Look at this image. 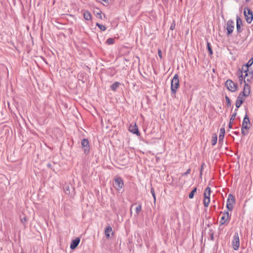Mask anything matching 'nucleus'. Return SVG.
I'll list each match as a JSON object with an SVG mask.
<instances>
[{"instance_id": "obj_36", "label": "nucleus", "mask_w": 253, "mask_h": 253, "mask_svg": "<svg viewBox=\"0 0 253 253\" xmlns=\"http://www.w3.org/2000/svg\"><path fill=\"white\" fill-rule=\"evenodd\" d=\"M27 221V219L26 217H24L21 218V221L23 224L25 223Z\"/></svg>"}, {"instance_id": "obj_16", "label": "nucleus", "mask_w": 253, "mask_h": 253, "mask_svg": "<svg viewBox=\"0 0 253 253\" xmlns=\"http://www.w3.org/2000/svg\"><path fill=\"white\" fill-rule=\"evenodd\" d=\"M112 231V228L110 226H107L105 230V236L107 238L110 237V233Z\"/></svg>"}, {"instance_id": "obj_3", "label": "nucleus", "mask_w": 253, "mask_h": 253, "mask_svg": "<svg viewBox=\"0 0 253 253\" xmlns=\"http://www.w3.org/2000/svg\"><path fill=\"white\" fill-rule=\"evenodd\" d=\"M244 13L247 22L248 23H251L253 19V14L252 11L248 7H245Z\"/></svg>"}, {"instance_id": "obj_19", "label": "nucleus", "mask_w": 253, "mask_h": 253, "mask_svg": "<svg viewBox=\"0 0 253 253\" xmlns=\"http://www.w3.org/2000/svg\"><path fill=\"white\" fill-rule=\"evenodd\" d=\"M120 83L117 82H115L111 86V88L112 90L115 91L119 86Z\"/></svg>"}, {"instance_id": "obj_7", "label": "nucleus", "mask_w": 253, "mask_h": 253, "mask_svg": "<svg viewBox=\"0 0 253 253\" xmlns=\"http://www.w3.org/2000/svg\"><path fill=\"white\" fill-rule=\"evenodd\" d=\"M123 185L124 183L121 178L117 177L115 179L114 186L117 190L120 191L122 188Z\"/></svg>"}, {"instance_id": "obj_25", "label": "nucleus", "mask_w": 253, "mask_h": 253, "mask_svg": "<svg viewBox=\"0 0 253 253\" xmlns=\"http://www.w3.org/2000/svg\"><path fill=\"white\" fill-rule=\"evenodd\" d=\"M249 71V67L246 66V65H244L242 67V72H244L245 73V74L246 73H248V72Z\"/></svg>"}, {"instance_id": "obj_14", "label": "nucleus", "mask_w": 253, "mask_h": 253, "mask_svg": "<svg viewBox=\"0 0 253 253\" xmlns=\"http://www.w3.org/2000/svg\"><path fill=\"white\" fill-rule=\"evenodd\" d=\"M245 96H248L250 93V86L247 84H245L244 90L242 92Z\"/></svg>"}, {"instance_id": "obj_18", "label": "nucleus", "mask_w": 253, "mask_h": 253, "mask_svg": "<svg viewBox=\"0 0 253 253\" xmlns=\"http://www.w3.org/2000/svg\"><path fill=\"white\" fill-rule=\"evenodd\" d=\"M211 192V188L209 187H207L204 192V198L210 197Z\"/></svg>"}, {"instance_id": "obj_28", "label": "nucleus", "mask_w": 253, "mask_h": 253, "mask_svg": "<svg viewBox=\"0 0 253 253\" xmlns=\"http://www.w3.org/2000/svg\"><path fill=\"white\" fill-rule=\"evenodd\" d=\"M242 21L240 18L237 16L236 18V25H242Z\"/></svg>"}, {"instance_id": "obj_24", "label": "nucleus", "mask_w": 253, "mask_h": 253, "mask_svg": "<svg viewBox=\"0 0 253 253\" xmlns=\"http://www.w3.org/2000/svg\"><path fill=\"white\" fill-rule=\"evenodd\" d=\"M243 102H242L241 100L237 99L235 103L236 107L237 108V109H238L241 106Z\"/></svg>"}, {"instance_id": "obj_45", "label": "nucleus", "mask_w": 253, "mask_h": 253, "mask_svg": "<svg viewBox=\"0 0 253 253\" xmlns=\"http://www.w3.org/2000/svg\"><path fill=\"white\" fill-rule=\"evenodd\" d=\"M161 253H165L164 252H162Z\"/></svg>"}, {"instance_id": "obj_21", "label": "nucleus", "mask_w": 253, "mask_h": 253, "mask_svg": "<svg viewBox=\"0 0 253 253\" xmlns=\"http://www.w3.org/2000/svg\"><path fill=\"white\" fill-rule=\"evenodd\" d=\"M204 205L206 207H208L210 203V197H206L204 199Z\"/></svg>"}, {"instance_id": "obj_12", "label": "nucleus", "mask_w": 253, "mask_h": 253, "mask_svg": "<svg viewBox=\"0 0 253 253\" xmlns=\"http://www.w3.org/2000/svg\"><path fill=\"white\" fill-rule=\"evenodd\" d=\"M80 242V239L79 238H76L75 240H73L71 243L70 248L72 250L75 249L79 245Z\"/></svg>"}, {"instance_id": "obj_39", "label": "nucleus", "mask_w": 253, "mask_h": 253, "mask_svg": "<svg viewBox=\"0 0 253 253\" xmlns=\"http://www.w3.org/2000/svg\"><path fill=\"white\" fill-rule=\"evenodd\" d=\"M225 129L224 127H222L220 129V134H224Z\"/></svg>"}, {"instance_id": "obj_20", "label": "nucleus", "mask_w": 253, "mask_h": 253, "mask_svg": "<svg viewBox=\"0 0 253 253\" xmlns=\"http://www.w3.org/2000/svg\"><path fill=\"white\" fill-rule=\"evenodd\" d=\"M217 140V136L216 134H213L212 135L211 144L212 145L214 146L216 144Z\"/></svg>"}, {"instance_id": "obj_34", "label": "nucleus", "mask_w": 253, "mask_h": 253, "mask_svg": "<svg viewBox=\"0 0 253 253\" xmlns=\"http://www.w3.org/2000/svg\"><path fill=\"white\" fill-rule=\"evenodd\" d=\"M241 26V25H236L237 31L238 33H240L242 31Z\"/></svg>"}, {"instance_id": "obj_23", "label": "nucleus", "mask_w": 253, "mask_h": 253, "mask_svg": "<svg viewBox=\"0 0 253 253\" xmlns=\"http://www.w3.org/2000/svg\"><path fill=\"white\" fill-rule=\"evenodd\" d=\"M245 97H246L245 95L241 92L239 93L237 99L241 100L242 102H243L245 99Z\"/></svg>"}, {"instance_id": "obj_30", "label": "nucleus", "mask_w": 253, "mask_h": 253, "mask_svg": "<svg viewBox=\"0 0 253 253\" xmlns=\"http://www.w3.org/2000/svg\"><path fill=\"white\" fill-rule=\"evenodd\" d=\"M141 211V205L139 204L136 207L135 211H136V213L138 214Z\"/></svg>"}, {"instance_id": "obj_43", "label": "nucleus", "mask_w": 253, "mask_h": 253, "mask_svg": "<svg viewBox=\"0 0 253 253\" xmlns=\"http://www.w3.org/2000/svg\"><path fill=\"white\" fill-rule=\"evenodd\" d=\"M250 0H245V1H246V2H249V1H250Z\"/></svg>"}, {"instance_id": "obj_38", "label": "nucleus", "mask_w": 253, "mask_h": 253, "mask_svg": "<svg viewBox=\"0 0 253 253\" xmlns=\"http://www.w3.org/2000/svg\"><path fill=\"white\" fill-rule=\"evenodd\" d=\"M190 172V169H188L186 171L182 174V176L188 174Z\"/></svg>"}, {"instance_id": "obj_4", "label": "nucleus", "mask_w": 253, "mask_h": 253, "mask_svg": "<svg viewBox=\"0 0 253 253\" xmlns=\"http://www.w3.org/2000/svg\"><path fill=\"white\" fill-rule=\"evenodd\" d=\"M235 203V199L232 195L229 194L228 197V199L227 200L226 202V208L227 209L232 211L233 209V204Z\"/></svg>"}, {"instance_id": "obj_13", "label": "nucleus", "mask_w": 253, "mask_h": 253, "mask_svg": "<svg viewBox=\"0 0 253 253\" xmlns=\"http://www.w3.org/2000/svg\"><path fill=\"white\" fill-rule=\"evenodd\" d=\"M129 130L130 132L136 134L137 135H139L140 133L139 132L138 129L137 127L136 126V125H130L129 127Z\"/></svg>"}, {"instance_id": "obj_22", "label": "nucleus", "mask_w": 253, "mask_h": 253, "mask_svg": "<svg viewBox=\"0 0 253 253\" xmlns=\"http://www.w3.org/2000/svg\"><path fill=\"white\" fill-rule=\"evenodd\" d=\"M196 191H197V188L195 187L189 193V198L190 199H192L193 198V197H194V194L196 192Z\"/></svg>"}, {"instance_id": "obj_11", "label": "nucleus", "mask_w": 253, "mask_h": 253, "mask_svg": "<svg viewBox=\"0 0 253 253\" xmlns=\"http://www.w3.org/2000/svg\"><path fill=\"white\" fill-rule=\"evenodd\" d=\"M253 79V72H249V73H246L244 77V83H251Z\"/></svg>"}, {"instance_id": "obj_5", "label": "nucleus", "mask_w": 253, "mask_h": 253, "mask_svg": "<svg viewBox=\"0 0 253 253\" xmlns=\"http://www.w3.org/2000/svg\"><path fill=\"white\" fill-rule=\"evenodd\" d=\"M232 246L234 250H238L240 246V240L239 235L237 232L235 233L232 242Z\"/></svg>"}, {"instance_id": "obj_42", "label": "nucleus", "mask_w": 253, "mask_h": 253, "mask_svg": "<svg viewBox=\"0 0 253 253\" xmlns=\"http://www.w3.org/2000/svg\"><path fill=\"white\" fill-rule=\"evenodd\" d=\"M98 14H99V16H100V18H101V14H100V13H98Z\"/></svg>"}, {"instance_id": "obj_40", "label": "nucleus", "mask_w": 253, "mask_h": 253, "mask_svg": "<svg viewBox=\"0 0 253 253\" xmlns=\"http://www.w3.org/2000/svg\"><path fill=\"white\" fill-rule=\"evenodd\" d=\"M158 55H159V56L160 58L162 57V52H161V50L160 49L158 50Z\"/></svg>"}, {"instance_id": "obj_33", "label": "nucleus", "mask_w": 253, "mask_h": 253, "mask_svg": "<svg viewBox=\"0 0 253 253\" xmlns=\"http://www.w3.org/2000/svg\"><path fill=\"white\" fill-rule=\"evenodd\" d=\"M207 46H208V50H209L210 54H212V51L211 48V47L210 46V43H209V42L207 43Z\"/></svg>"}, {"instance_id": "obj_29", "label": "nucleus", "mask_w": 253, "mask_h": 253, "mask_svg": "<svg viewBox=\"0 0 253 253\" xmlns=\"http://www.w3.org/2000/svg\"><path fill=\"white\" fill-rule=\"evenodd\" d=\"M225 100L226 102V104L228 107H229L231 106V101L230 98L227 96H225Z\"/></svg>"}, {"instance_id": "obj_10", "label": "nucleus", "mask_w": 253, "mask_h": 253, "mask_svg": "<svg viewBox=\"0 0 253 253\" xmlns=\"http://www.w3.org/2000/svg\"><path fill=\"white\" fill-rule=\"evenodd\" d=\"M229 219V214L228 211H225L222 213L221 219L219 221L220 224L223 225L225 224Z\"/></svg>"}, {"instance_id": "obj_26", "label": "nucleus", "mask_w": 253, "mask_h": 253, "mask_svg": "<svg viewBox=\"0 0 253 253\" xmlns=\"http://www.w3.org/2000/svg\"><path fill=\"white\" fill-rule=\"evenodd\" d=\"M96 25L101 30V31H105L106 30V27L105 26L102 24H100L98 23H96Z\"/></svg>"}, {"instance_id": "obj_8", "label": "nucleus", "mask_w": 253, "mask_h": 253, "mask_svg": "<svg viewBox=\"0 0 253 253\" xmlns=\"http://www.w3.org/2000/svg\"><path fill=\"white\" fill-rule=\"evenodd\" d=\"M82 148L85 154H87L89 151V142L87 139H83L81 142Z\"/></svg>"}, {"instance_id": "obj_15", "label": "nucleus", "mask_w": 253, "mask_h": 253, "mask_svg": "<svg viewBox=\"0 0 253 253\" xmlns=\"http://www.w3.org/2000/svg\"><path fill=\"white\" fill-rule=\"evenodd\" d=\"M84 17L86 20L89 21L91 19L92 16L88 11H85L84 13Z\"/></svg>"}, {"instance_id": "obj_44", "label": "nucleus", "mask_w": 253, "mask_h": 253, "mask_svg": "<svg viewBox=\"0 0 253 253\" xmlns=\"http://www.w3.org/2000/svg\"><path fill=\"white\" fill-rule=\"evenodd\" d=\"M240 77L242 78L241 80H242V79H243V75H242Z\"/></svg>"}, {"instance_id": "obj_32", "label": "nucleus", "mask_w": 253, "mask_h": 253, "mask_svg": "<svg viewBox=\"0 0 253 253\" xmlns=\"http://www.w3.org/2000/svg\"><path fill=\"white\" fill-rule=\"evenodd\" d=\"M151 194L152 195L153 197L154 198V202H155V201H156V195H155V193L154 189L153 187H151Z\"/></svg>"}, {"instance_id": "obj_35", "label": "nucleus", "mask_w": 253, "mask_h": 253, "mask_svg": "<svg viewBox=\"0 0 253 253\" xmlns=\"http://www.w3.org/2000/svg\"><path fill=\"white\" fill-rule=\"evenodd\" d=\"M224 134H220L219 135V143L221 142L223 138H224Z\"/></svg>"}, {"instance_id": "obj_6", "label": "nucleus", "mask_w": 253, "mask_h": 253, "mask_svg": "<svg viewBox=\"0 0 253 253\" xmlns=\"http://www.w3.org/2000/svg\"><path fill=\"white\" fill-rule=\"evenodd\" d=\"M225 85L227 88L232 92L235 91L237 88L236 84L230 80H228L226 82Z\"/></svg>"}, {"instance_id": "obj_27", "label": "nucleus", "mask_w": 253, "mask_h": 253, "mask_svg": "<svg viewBox=\"0 0 253 253\" xmlns=\"http://www.w3.org/2000/svg\"><path fill=\"white\" fill-rule=\"evenodd\" d=\"M115 40L113 38H109L107 40L106 43L108 44H112L114 43Z\"/></svg>"}, {"instance_id": "obj_37", "label": "nucleus", "mask_w": 253, "mask_h": 253, "mask_svg": "<svg viewBox=\"0 0 253 253\" xmlns=\"http://www.w3.org/2000/svg\"><path fill=\"white\" fill-rule=\"evenodd\" d=\"M175 24L174 22L173 21L170 26V29L171 30H173L175 28Z\"/></svg>"}, {"instance_id": "obj_2", "label": "nucleus", "mask_w": 253, "mask_h": 253, "mask_svg": "<svg viewBox=\"0 0 253 253\" xmlns=\"http://www.w3.org/2000/svg\"><path fill=\"white\" fill-rule=\"evenodd\" d=\"M179 85V77L177 74L174 75L171 82V90L172 93L175 94Z\"/></svg>"}, {"instance_id": "obj_1", "label": "nucleus", "mask_w": 253, "mask_h": 253, "mask_svg": "<svg viewBox=\"0 0 253 253\" xmlns=\"http://www.w3.org/2000/svg\"><path fill=\"white\" fill-rule=\"evenodd\" d=\"M250 124V121L248 117V116L247 115V114H246L242 123V126L241 129V133L243 135H246L248 134L249 129L250 128L249 126Z\"/></svg>"}, {"instance_id": "obj_17", "label": "nucleus", "mask_w": 253, "mask_h": 253, "mask_svg": "<svg viewBox=\"0 0 253 253\" xmlns=\"http://www.w3.org/2000/svg\"><path fill=\"white\" fill-rule=\"evenodd\" d=\"M236 116V112H234L232 115V116L230 119V122H229V127L230 128H232V124L233 122L234 121V120H235Z\"/></svg>"}, {"instance_id": "obj_31", "label": "nucleus", "mask_w": 253, "mask_h": 253, "mask_svg": "<svg viewBox=\"0 0 253 253\" xmlns=\"http://www.w3.org/2000/svg\"><path fill=\"white\" fill-rule=\"evenodd\" d=\"M253 64V57L251 58L249 61L248 62V63L246 64V66H247L248 67L252 66V65Z\"/></svg>"}, {"instance_id": "obj_9", "label": "nucleus", "mask_w": 253, "mask_h": 253, "mask_svg": "<svg viewBox=\"0 0 253 253\" xmlns=\"http://www.w3.org/2000/svg\"><path fill=\"white\" fill-rule=\"evenodd\" d=\"M234 29V23L232 20H228L226 23V30H227V35L231 34Z\"/></svg>"}, {"instance_id": "obj_41", "label": "nucleus", "mask_w": 253, "mask_h": 253, "mask_svg": "<svg viewBox=\"0 0 253 253\" xmlns=\"http://www.w3.org/2000/svg\"><path fill=\"white\" fill-rule=\"evenodd\" d=\"M238 109H237V108H236L235 109V112H236V113H237V111H238Z\"/></svg>"}]
</instances>
